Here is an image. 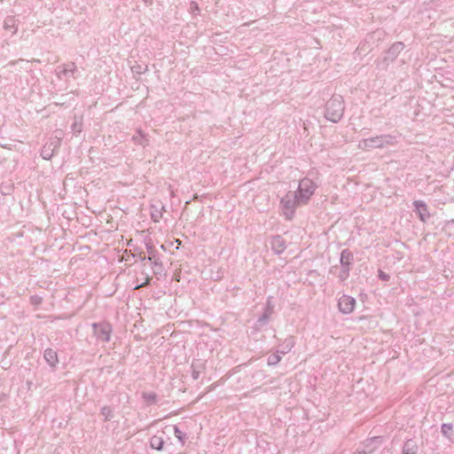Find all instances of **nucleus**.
I'll use <instances>...</instances> for the list:
<instances>
[{
    "label": "nucleus",
    "mask_w": 454,
    "mask_h": 454,
    "mask_svg": "<svg viewBox=\"0 0 454 454\" xmlns=\"http://www.w3.org/2000/svg\"><path fill=\"white\" fill-rule=\"evenodd\" d=\"M317 189V184L309 178H302L298 185L297 190L294 192L295 195L302 204H307L314 194Z\"/></svg>",
    "instance_id": "obj_1"
},
{
    "label": "nucleus",
    "mask_w": 454,
    "mask_h": 454,
    "mask_svg": "<svg viewBox=\"0 0 454 454\" xmlns=\"http://www.w3.org/2000/svg\"><path fill=\"white\" fill-rule=\"evenodd\" d=\"M92 334L98 342H108L113 333L112 325L106 321L92 323Z\"/></svg>",
    "instance_id": "obj_2"
},
{
    "label": "nucleus",
    "mask_w": 454,
    "mask_h": 454,
    "mask_svg": "<svg viewBox=\"0 0 454 454\" xmlns=\"http://www.w3.org/2000/svg\"><path fill=\"white\" fill-rule=\"evenodd\" d=\"M280 204L282 206L283 214L287 220H291L293 218L295 208L298 206L303 205L301 202H300V200H298V197L294 192H289L285 197H283L280 200Z\"/></svg>",
    "instance_id": "obj_3"
},
{
    "label": "nucleus",
    "mask_w": 454,
    "mask_h": 454,
    "mask_svg": "<svg viewBox=\"0 0 454 454\" xmlns=\"http://www.w3.org/2000/svg\"><path fill=\"white\" fill-rule=\"evenodd\" d=\"M344 106L340 100L333 98L330 99L326 104L325 116L328 120L336 122L343 114Z\"/></svg>",
    "instance_id": "obj_4"
},
{
    "label": "nucleus",
    "mask_w": 454,
    "mask_h": 454,
    "mask_svg": "<svg viewBox=\"0 0 454 454\" xmlns=\"http://www.w3.org/2000/svg\"><path fill=\"white\" fill-rule=\"evenodd\" d=\"M356 303L354 297L343 294L339 298L338 308L342 314H350L353 312Z\"/></svg>",
    "instance_id": "obj_5"
},
{
    "label": "nucleus",
    "mask_w": 454,
    "mask_h": 454,
    "mask_svg": "<svg viewBox=\"0 0 454 454\" xmlns=\"http://www.w3.org/2000/svg\"><path fill=\"white\" fill-rule=\"evenodd\" d=\"M270 248L276 254H281L286 248V241L280 235H274L271 237Z\"/></svg>",
    "instance_id": "obj_6"
},
{
    "label": "nucleus",
    "mask_w": 454,
    "mask_h": 454,
    "mask_svg": "<svg viewBox=\"0 0 454 454\" xmlns=\"http://www.w3.org/2000/svg\"><path fill=\"white\" fill-rule=\"evenodd\" d=\"M413 206L421 222L425 223L430 218L427 206L423 200H415Z\"/></svg>",
    "instance_id": "obj_7"
},
{
    "label": "nucleus",
    "mask_w": 454,
    "mask_h": 454,
    "mask_svg": "<svg viewBox=\"0 0 454 454\" xmlns=\"http://www.w3.org/2000/svg\"><path fill=\"white\" fill-rule=\"evenodd\" d=\"M43 358L48 365L53 370L57 368V365L59 363L57 351L51 348L44 350Z\"/></svg>",
    "instance_id": "obj_8"
},
{
    "label": "nucleus",
    "mask_w": 454,
    "mask_h": 454,
    "mask_svg": "<svg viewBox=\"0 0 454 454\" xmlns=\"http://www.w3.org/2000/svg\"><path fill=\"white\" fill-rule=\"evenodd\" d=\"M59 144H44L41 149V156L44 160H51L56 153Z\"/></svg>",
    "instance_id": "obj_9"
},
{
    "label": "nucleus",
    "mask_w": 454,
    "mask_h": 454,
    "mask_svg": "<svg viewBox=\"0 0 454 454\" xmlns=\"http://www.w3.org/2000/svg\"><path fill=\"white\" fill-rule=\"evenodd\" d=\"M354 262V254L348 248L343 249L340 253V266L349 267Z\"/></svg>",
    "instance_id": "obj_10"
},
{
    "label": "nucleus",
    "mask_w": 454,
    "mask_h": 454,
    "mask_svg": "<svg viewBox=\"0 0 454 454\" xmlns=\"http://www.w3.org/2000/svg\"><path fill=\"white\" fill-rule=\"evenodd\" d=\"M145 247L148 253L147 261L153 263L155 261L160 260V254L152 241L146 242Z\"/></svg>",
    "instance_id": "obj_11"
},
{
    "label": "nucleus",
    "mask_w": 454,
    "mask_h": 454,
    "mask_svg": "<svg viewBox=\"0 0 454 454\" xmlns=\"http://www.w3.org/2000/svg\"><path fill=\"white\" fill-rule=\"evenodd\" d=\"M419 450V446L417 442L413 439L407 440L403 446L402 453L403 454H417Z\"/></svg>",
    "instance_id": "obj_12"
},
{
    "label": "nucleus",
    "mask_w": 454,
    "mask_h": 454,
    "mask_svg": "<svg viewBox=\"0 0 454 454\" xmlns=\"http://www.w3.org/2000/svg\"><path fill=\"white\" fill-rule=\"evenodd\" d=\"M294 338L293 336H289L284 340L280 345V349H278V351L281 355H286L292 350V348L294 347Z\"/></svg>",
    "instance_id": "obj_13"
},
{
    "label": "nucleus",
    "mask_w": 454,
    "mask_h": 454,
    "mask_svg": "<svg viewBox=\"0 0 454 454\" xmlns=\"http://www.w3.org/2000/svg\"><path fill=\"white\" fill-rule=\"evenodd\" d=\"M192 378L193 380H198L200 376V373L205 370V364L200 360L196 362H192Z\"/></svg>",
    "instance_id": "obj_14"
},
{
    "label": "nucleus",
    "mask_w": 454,
    "mask_h": 454,
    "mask_svg": "<svg viewBox=\"0 0 454 454\" xmlns=\"http://www.w3.org/2000/svg\"><path fill=\"white\" fill-rule=\"evenodd\" d=\"M150 446L156 450H162L164 446V439L162 435L154 434L150 438Z\"/></svg>",
    "instance_id": "obj_15"
},
{
    "label": "nucleus",
    "mask_w": 454,
    "mask_h": 454,
    "mask_svg": "<svg viewBox=\"0 0 454 454\" xmlns=\"http://www.w3.org/2000/svg\"><path fill=\"white\" fill-rule=\"evenodd\" d=\"M100 414L104 417V421H110L114 418V410L112 407L105 405L101 408Z\"/></svg>",
    "instance_id": "obj_16"
},
{
    "label": "nucleus",
    "mask_w": 454,
    "mask_h": 454,
    "mask_svg": "<svg viewBox=\"0 0 454 454\" xmlns=\"http://www.w3.org/2000/svg\"><path fill=\"white\" fill-rule=\"evenodd\" d=\"M142 398L147 404H153L157 400V394L155 392H143Z\"/></svg>",
    "instance_id": "obj_17"
},
{
    "label": "nucleus",
    "mask_w": 454,
    "mask_h": 454,
    "mask_svg": "<svg viewBox=\"0 0 454 454\" xmlns=\"http://www.w3.org/2000/svg\"><path fill=\"white\" fill-rule=\"evenodd\" d=\"M281 361V354L277 350L275 353L268 356L267 364L270 366L277 365Z\"/></svg>",
    "instance_id": "obj_18"
},
{
    "label": "nucleus",
    "mask_w": 454,
    "mask_h": 454,
    "mask_svg": "<svg viewBox=\"0 0 454 454\" xmlns=\"http://www.w3.org/2000/svg\"><path fill=\"white\" fill-rule=\"evenodd\" d=\"M270 316L266 313H262L256 321L255 326L257 329H262L263 326L267 325L270 321Z\"/></svg>",
    "instance_id": "obj_19"
},
{
    "label": "nucleus",
    "mask_w": 454,
    "mask_h": 454,
    "mask_svg": "<svg viewBox=\"0 0 454 454\" xmlns=\"http://www.w3.org/2000/svg\"><path fill=\"white\" fill-rule=\"evenodd\" d=\"M174 434L178 439V441L184 445L186 442L187 436L186 434L184 433L177 426H174Z\"/></svg>",
    "instance_id": "obj_20"
},
{
    "label": "nucleus",
    "mask_w": 454,
    "mask_h": 454,
    "mask_svg": "<svg viewBox=\"0 0 454 454\" xmlns=\"http://www.w3.org/2000/svg\"><path fill=\"white\" fill-rule=\"evenodd\" d=\"M152 264H153V271L154 275L160 276V275L164 274V266H163L161 260L155 261Z\"/></svg>",
    "instance_id": "obj_21"
},
{
    "label": "nucleus",
    "mask_w": 454,
    "mask_h": 454,
    "mask_svg": "<svg viewBox=\"0 0 454 454\" xmlns=\"http://www.w3.org/2000/svg\"><path fill=\"white\" fill-rule=\"evenodd\" d=\"M350 270H351V268H349V267L340 266V270L338 275L340 281L344 282L345 280H347L348 278Z\"/></svg>",
    "instance_id": "obj_22"
},
{
    "label": "nucleus",
    "mask_w": 454,
    "mask_h": 454,
    "mask_svg": "<svg viewBox=\"0 0 454 454\" xmlns=\"http://www.w3.org/2000/svg\"><path fill=\"white\" fill-rule=\"evenodd\" d=\"M453 431V425L451 423H444L441 427L442 434L447 437H450V433Z\"/></svg>",
    "instance_id": "obj_23"
},
{
    "label": "nucleus",
    "mask_w": 454,
    "mask_h": 454,
    "mask_svg": "<svg viewBox=\"0 0 454 454\" xmlns=\"http://www.w3.org/2000/svg\"><path fill=\"white\" fill-rule=\"evenodd\" d=\"M30 302L33 305L38 306L43 302V298L37 294L31 295Z\"/></svg>",
    "instance_id": "obj_24"
},
{
    "label": "nucleus",
    "mask_w": 454,
    "mask_h": 454,
    "mask_svg": "<svg viewBox=\"0 0 454 454\" xmlns=\"http://www.w3.org/2000/svg\"><path fill=\"white\" fill-rule=\"evenodd\" d=\"M378 277L382 281H388L390 279V276L381 270H379Z\"/></svg>",
    "instance_id": "obj_25"
},
{
    "label": "nucleus",
    "mask_w": 454,
    "mask_h": 454,
    "mask_svg": "<svg viewBox=\"0 0 454 454\" xmlns=\"http://www.w3.org/2000/svg\"><path fill=\"white\" fill-rule=\"evenodd\" d=\"M152 278H150L148 275L145 276V279L144 282H142L141 284L137 285L136 286V288H138V287H142V286H148L150 285V281H151Z\"/></svg>",
    "instance_id": "obj_26"
},
{
    "label": "nucleus",
    "mask_w": 454,
    "mask_h": 454,
    "mask_svg": "<svg viewBox=\"0 0 454 454\" xmlns=\"http://www.w3.org/2000/svg\"><path fill=\"white\" fill-rule=\"evenodd\" d=\"M265 308L266 309H272V310L274 309V305L272 304L271 297H268Z\"/></svg>",
    "instance_id": "obj_27"
},
{
    "label": "nucleus",
    "mask_w": 454,
    "mask_h": 454,
    "mask_svg": "<svg viewBox=\"0 0 454 454\" xmlns=\"http://www.w3.org/2000/svg\"><path fill=\"white\" fill-rule=\"evenodd\" d=\"M161 216V213H160V215L158 214H152V218L154 222H159V217Z\"/></svg>",
    "instance_id": "obj_28"
},
{
    "label": "nucleus",
    "mask_w": 454,
    "mask_h": 454,
    "mask_svg": "<svg viewBox=\"0 0 454 454\" xmlns=\"http://www.w3.org/2000/svg\"><path fill=\"white\" fill-rule=\"evenodd\" d=\"M264 313L268 314L269 316L271 317V315L273 314V310L272 309H266L264 308V310H263Z\"/></svg>",
    "instance_id": "obj_29"
},
{
    "label": "nucleus",
    "mask_w": 454,
    "mask_h": 454,
    "mask_svg": "<svg viewBox=\"0 0 454 454\" xmlns=\"http://www.w3.org/2000/svg\"><path fill=\"white\" fill-rule=\"evenodd\" d=\"M139 258H140V260H141L142 262H144V261H147V256H145V255L142 256V255L140 254V255H139Z\"/></svg>",
    "instance_id": "obj_30"
},
{
    "label": "nucleus",
    "mask_w": 454,
    "mask_h": 454,
    "mask_svg": "<svg viewBox=\"0 0 454 454\" xmlns=\"http://www.w3.org/2000/svg\"><path fill=\"white\" fill-rule=\"evenodd\" d=\"M354 454H367L364 450L356 451Z\"/></svg>",
    "instance_id": "obj_31"
},
{
    "label": "nucleus",
    "mask_w": 454,
    "mask_h": 454,
    "mask_svg": "<svg viewBox=\"0 0 454 454\" xmlns=\"http://www.w3.org/2000/svg\"><path fill=\"white\" fill-rule=\"evenodd\" d=\"M2 146L4 147V148H7L8 150L12 149V147L11 146H7L6 144L3 145Z\"/></svg>",
    "instance_id": "obj_32"
},
{
    "label": "nucleus",
    "mask_w": 454,
    "mask_h": 454,
    "mask_svg": "<svg viewBox=\"0 0 454 454\" xmlns=\"http://www.w3.org/2000/svg\"><path fill=\"white\" fill-rule=\"evenodd\" d=\"M376 147H382V144H380L379 145H377Z\"/></svg>",
    "instance_id": "obj_33"
}]
</instances>
